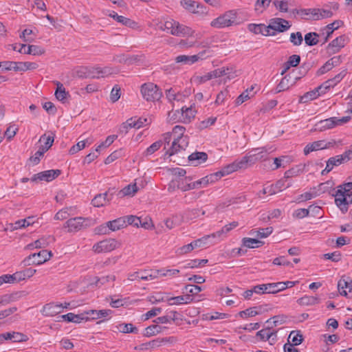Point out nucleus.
I'll return each instance as SVG.
<instances>
[{"instance_id": "1", "label": "nucleus", "mask_w": 352, "mask_h": 352, "mask_svg": "<svg viewBox=\"0 0 352 352\" xmlns=\"http://www.w3.org/2000/svg\"><path fill=\"white\" fill-rule=\"evenodd\" d=\"M93 225V221L89 218L77 217L69 219L63 225V228H67V232H77L85 230Z\"/></svg>"}, {"instance_id": "2", "label": "nucleus", "mask_w": 352, "mask_h": 352, "mask_svg": "<svg viewBox=\"0 0 352 352\" xmlns=\"http://www.w3.org/2000/svg\"><path fill=\"white\" fill-rule=\"evenodd\" d=\"M236 14V10H228L212 20L210 23V25L214 28L219 29L231 26L235 22Z\"/></svg>"}, {"instance_id": "3", "label": "nucleus", "mask_w": 352, "mask_h": 352, "mask_svg": "<svg viewBox=\"0 0 352 352\" xmlns=\"http://www.w3.org/2000/svg\"><path fill=\"white\" fill-rule=\"evenodd\" d=\"M52 256V253L51 251L42 250L38 253L32 254L25 258L22 261L21 264L23 265V266H29L32 265H38L49 261Z\"/></svg>"}, {"instance_id": "4", "label": "nucleus", "mask_w": 352, "mask_h": 352, "mask_svg": "<svg viewBox=\"0 0 352 352\" xmlns=\"http://www.w3.org/2000/svg\"><path fill=\"white\" fill-rule=\"evenodd\" d=\"M159 29L177 36L188 34L190 30L174 20L166 21L164 23L160 24Z\"/></svg>"}, {"instance_id": "5", "label": "nucleus", "mask_w": 352, "mask_h": 352, "mask_svg": "<svg viewBox=\"0 0 352 352\" xmlns=\"http://www.w3.org/2000/svg\"><path fill=\"white\" fill-rule=\"evenodd\" d=\"M350 120V116H344L342 118L331 117L325 120H320L318 122H317L315 125V130L323 131L327 129H331L337 126L342 125L348 122Z\"/></svg>"}, {"instance_id": "6", "label": "nucleus", "mask_w": 352, "mask_h": 352, "mask_svg": "<svg viewBox=\"0 0 352 352\" xmlns=\"http://www.w3.org/2000/svg\"><path fill=\"white\" fill-rule=\"evenodd\" d=\"M141 93L142 97L146 100L152 102L160 100L162 96V93L159 87L152 82L142 85Z\"/></svg>"}, {"instance_id": "7", "label": "nucleus", "mask_w": 352, "mask_h": 352, "mask_svg": "<svg viewBox=\"0 0 352 352\" xmlns=\"http://www.w3.org/2000/svg\"><path fill=\"white\" fill-rule=\"evenodd\" d=\"M38 67V64L33 62L3 61V69L6 71L25 72L36 69Z\"/></svg>"}, {"instance_id": "8", "label": "nucleus", "mask_w": 352, "mask_h": 352, "mask_svg": "<svg viewBox=\"0 0 352 352\" xmlns=\"http://www.w3.org/2000/svg\"><path fill=\"white\" fill-rule=\"evenodd\" d=\"M352 159V156H350V153H347L346 151L342 155H338L332 157H330L327 161V165L324 170H322L321 174L325 175L333 170L334 166H338Z\"/></svg>"}, {"instance_id": "9", "label": "nucleus", "mask_w": 352, "mask_h": 352, "mask_svg": "<svg viewBox=\"0 0 352 352\" xmlns=\"http://www.w3.org/2000/svg\"><path fill=\"white\" fill-rule=\"evenodd\" d=\"M181 6L191 13L201 16L208 14V9L201 3L192 0H182Z\"/></svg>"}, {"instance_id": "10", "label": "nucleus", "mask_w": 352, "mask_h": 352, "mask_svg": "<svg viewBox=\"0 0 352 352\" xmlns=\"http://www.w3.org/2000/svg\"><path fill=\"white\" fill-rule=\"evenodd\" d=\"M211 238V235L208 234L200 239L195 240L190 243L183 245L181 248H179L177 250V253L179 254H185L192 251L195 248L204 247L208 244L207 241Z\"/></svg>"}, {"instance_id": "11", "label": "nucleus", "mask_w": 352, "mask_h": 352, "mask_svg": "<svg viewBox=\"0 0 352 352\" xmlns=\"http://www.w3.org/2000/svg\"><path fill=\"white\" fill-rule=\"evenodd\" d=\"M60 174L61 170L58 169L45 170L37 174H34L30 180L32 182H38L42 181L49 182L57 178Z\"/></svg>"}, {"instance_id": "12", "label": "nucleus", "mask_w": 352, "mask_h": 352, "mask_svg": "<svg viewBox=\"0 0 352 352\" xmlns=\"http://www.w3.org/2000/svg\"><path fill=\"white\" fill-rule=\"evenodd\" d=\"M188 146V137L173 138L170 148L166 151V155L172 156L181 151L185 150Z\"/></svg>"}, {"instance_id": "13", "label": "nucleus", "mask_w": 352, "mask_h": 352, "mask_svg": "<svg viewBox=\"0 0 352 352\" xmlns=\"http://www.w3.org/2000/svg\"><path fill=\"white\" fill-rule=\"evenodd\" d=\"M291 27L289 22L282 18H273L270 20L268 25L269 30H273L275 33L284 32L288 30Z\"/></svg>"}, {"instance_id": "14", "label": "nucleus", "mask_w": 352, "mask_h": 352, "mask_svg": "<svg viewBox=\"0 0 352 352\" xmlns=\"http://www.w3.org/2000/svg\"><path fill=\"white\" fill-rule=\"evenodd\" d=\"M115 192V188H109L104 193L96 195L91 201L92 205L98 208L105 206L112 199Z\"/></svg>"}, {"instance_id": "15", "label": "nucleus", "mask_w": 352, "mask_h": 352, "mask_svg": "<svg viewBox=\"0 0 352 352\" xmlns=\"http://www.w3.org/2000/svg\"><path fill=\"white\" fill-rule=\"evenodd\" d=\"M116 247L117 241L113 239H109L94 244L92 249L96 253H101L111 252Z\"/></svg>"}, {"instance_id": "16", "label": "nucleus", "mask_w": 352, "mask_h": 352, "mask_svg": "<svg viewBox=\"0 0 352 352\" xmlns=\"http://www.w3.org/2000/svg\"><path fill=\"white\" fill-rule=\"evenodd\" d=\"M272 327H267L266 328H264L260 331H258L256 336L258 337L260 340L261 341H270V344L271 345L274 344L276 340V331H272L271 329Z\"/></svg>"}, {"instance_id": "17", "label": "nucleus", "mask_w": 352, "mask_h": 352, "mask_svg": "<svg viewBox=\"0 0 352 352\" xmlns=\"http://www.w3.org/2000/svg\"><path fill=\"white\" fill-rule=\"evenodd\" d=\"M333 144L331 142H327L325 140L315 141L312 143L308 144L304 148L303 152L305 155H307L311 152L325 149L330 147Z\"/></svg>"}, {"instance_id": "18", "label": "nucleus", "mask_w": 352, "mask_h": 352, "mask_svg": "<svg viewBox=\"0 0 352 352\" xmlns=\"http://www.w3.org/2000/svg\"><path fill=\"white\" fill-rule=\"evenodd\" d=\"M241 168H243L241 167L239 160H236L232 164L225 166L221 170L218 171L212 175H214V179L217 180L225 175H229Z\"/></svg>"}, {"instance_id": "19", "label": "nucleus", "mask_w": 352, "mask_h": 352, "mask_svg": "<svg viewBox=\"0 0 352 352\" xmlns=\"http://www.w3.org/2000/svg\"><path fill=\"white\" fill-rule=\"evenodd\" d=\"M338 289L340 295L352 298V280L342 278L338 283Z\"/></svg>"}, {"instance_id": "20", "label": "nucleus", "mask_w": 352, "mask_h": 352, "mask_svg": "<svg viewBox=\"0 0 352 352\" xmlns=\"http://www.w3.org/2000/svg\"><path fill=\"white\" fill-rule=\"evenodd\" d=\"M63 304H55L54 302L46 304L41 311L42 314L45 316H54L63 311Z\"/></svg>"}, {"instance_id": "21", "label": "nucleus", "mask_w": 352, "mask_h": 352, "mask_svg": "<svg viewBox=\"0 0 352 352\" xmlns=\"http://www.w3.org/2000/svg\"><path fill=\"white\" fill-rule=\"evenodd\" d=\"M248 30L254 34H261L263 36H274V32H270L268 28V25L265 24H254L251 23L248 25Z\"/></svg>"}, {"instance_id": "22", "label": "nucleus", "mask_w": 352, "mask_h": 352, "mask_svg": "<svg viewBox=\"0 0 352 352\" xmlns=\"http://www.w3.org/2000/svg\"><path fill=\"white\" fill-rule=\"evenodd\" d=\"M215 179L214 178V175L212 174L210 175H207L205 177L201 178L196 182H191L188 184V186L185 188H183L184 190H189L191 189L197 188L201 186H206L209 183H212L214 182Z\"/></svg>"}, {"instance_id": "23", "label": "nucleus", "mask_w": 352, "mask_h": 352, "mask_svg": "<svg viewBox=\"0 0 352 352\" xmlns=\"http://www.w3.org/2000/svg\"><path fill=\"white\" fill-rule=\"evenodd\" d=\"M341 63L340 56H333L328 60L317 72L318 75H322L330 71L333 67L338 66Z\"/></svg>"}, {"instance_id": "24", "label": "nucleus", "mask_w": 352, "mask_h": 352, "mask_svg": "<svg viewBox=\"0 0 352 352\" xmlns=\"http://www.w3.org/2000/svg\"><path fill=\"white\" fill-rule=\"evenodd\" d=\"M206 51L201 52L196 55L187 56V55H179L175 58L176 63H183L184 64H192L199 59H202Z\"/></svg>"}, {"instance_id": "25", "label": "nucleus", "mask_w": 352, "mask_h": 352, "mask_svg": "<svg viewBox=\"0 0 352 352\" xmlns=\"http://www.w3.org/2000/svg\"><path fill=\"white\" fill-rule=\"evenodd\" d=\"M18 52L26 54L38 56L43 54L45 53V50L40 46L34 45H29L26 50V45L25 44H21L20 49L18 50Z\"/></svg>"}, {"instance_id": "26", "label": "nucleus", "mask_w": 352, "mask_h": 352, "mask_svg": "<svg viewBox=\"0 0 352 352\" xmlns=\"http://www.w3.org/2000/svg\"><path fill=\"white\" fill-rule=\"evenodd\" d=\"M90 71H92V74L89 76H91V78H104L113 74V69L109 67H91Z\"/></svg>"}, {"instance_id": "27", "label": "nucleus", "mask_w": 352, "mask_h": 352, "mask_svg": "<svg viewBox=\"0 0 352 352\" xmlns=\"http://www.w3.org/2000/svg\"><path fill=\"white\" fill-rule=\"evenodd\" d=\"M188 159L192 164L197 166L207 160L208 155L205 152H195L188 155Z\"/></svg>"}, {"instance_id": "28", "label": "nucleus", "mask_w": 352, "mask_h": 352, "mask_svg": "<svg viewBox=\"0 0 352 352\" xmlns=\"http://www.w3.org/2000/svg\"><path fill=\"white\" fill-rule=\"evenodd\" d=\"M265 310V309H264L263 305H261L258 307H250L249 309H246L245 310L241 311L239 313V315L241 318L253 317V316L260 314L261 313L263 312Z\"/></svg>"}, {"instance_id": "29", "label": "nucleus", "mask_w": 352, "mask_h": 352, "mask_svg": "<svg viewBox=\"0 0 352 352\" xmlns=\"http://www.w3.org/2000/svg\"><path fill=\"white\" fill-rule=\"evenodd\" d=\"M344 37L343 36H338L333 39L329 45L328 50L332 53H336L344 46Z\"/></svg>"}, {"instance_id": "30", "label": "nucleus", "mask_w": 352, "mask_h": 352, "mask_svg": "<svg viewBox=\"0 0 352 352\" xmlns=\"http://www.w3.org/2000/svg\"><path fill=\"white\" fill-rule=\"evenodd\" d=\"M4 334L6 336V340H10L15 342H26L29 340L28 336L20 332H7Z\"/></svg>"}, {"instance_id": "31", "label": "nucleus", "mask_w": 352, "mask_h": 352, "mask_svg": "<svg viewBox=\"0 0 352 352\" xmlns=\"http://www.w3.org/2000/svg\"><path fill=\"white\" fill-rule=\"evenodd\" d=\"M109 16L116 20L118 23H120L126 27L134 28L137 24L134 21L131 20V19L118 15L115 12H112V13H110Z\"/></svg>"}, {"instance_id": "32", "label": "nucleus", "mask_w": 352, "mask_h": 352, "mask_svg": "<svg viewBox=\"0 0 352 352\" xmlns=\"http://www.w3.org/2000/svg\"><path fill=\"white\" fill-rule=\"evenodd\" d=\"M295 83V81L291 82V76L289 74L285 76L276 87V93L287 90L291 86Z\"/></svg>"}, {"instance_id": "33", "label": "nucleus", "mask_w": 352, "mask_h": 352, "mask_svg": "<svg viewBox=\"0 0 352 352\" xmlns=\"http://www.w3.org/2000/svg\"><path fill=\"white\" fill-rule=\"evenodd\" d=\"M111 313L110 309H101V310H89L85 312V314L90 317L92 320H96L102 318H105Z\"/></svg>"}, {"instance_id": "34", "label": "nucleus", "mask_w": 352, "mask_h": 352, "mask_svg": "<svg viewBox=\"0 0 352 352\" xmlns=\"http://www.w3.org/2000/svg\"><path fill=\"white\" fill-rule=\"evenodd\" d=\"M56 85L57 87L54 95L57 100L64 102L65 100L67 99L68 96H69V94L68 91H66L63 85L60 82H56Z\"/></svg>"}, {"instance_id": "35", "label": "nucleus", "mask_w": 352, "mask_h": 352, "mask_svg": "<svg viewBox=\"0 0 352 352\" xmlns=\"http://www.w3.org/2000/svg\"><path fill=\"white\" fill-rule=\"evenodd\" d=\"M256 162H258L256 157L252 150L249 153V155L243 157L242 159L239 160V164H241V167H242L243 168H246L249 166L254 164Z\"/></svg>"}, {"instance_id": "36", "label": "nucleus", "mask_w": 352, "mask_h": 352, "mask_svg": "<svg viewBox=\"0 0 352 352\" xmlns=\"http://www.w3.org/2000/svg\"><path fill=\"white\" fill-rule=\"evenodd\" d=\"M239 223L237 221H232L229 224L226 225L224 227L221 228V230L211 234V236L212 239L220 238L223 234L228 233L231 231L234 228L237 227Z\"/></svg>"}, {"instance_id": "37", "label": "nucleus", "mask_w": 352, "mask_h": 352, "mask_svg": "<svg viewBox=\"0 0 352 352\" xmlns=\"http://www.w3.org/2000/svg\"><path fill=\"white\" fill-rule=\"evenodd\" d=\"M346 195H338L335 197V202L336 206L340 209L343 214L346 213L349 209V202L346 197Z\"/></svg>"}, {"instance_id": "38", "label": "nucleus", "mask_w": 352, "mask_h": 352, "mask_svg": "<svg viewBox=\"0 0 352 352\" xmlns=\"http://www.w3.org/2000/svg\"><path fill=\"white\" fill-rule=\"evenodd\" d=\"M111 231H116L126 226V220L124 217L107 222Z\"/></svg>"}, {"instance_id": "39", "label": "nucleus", "mask_w": 352, "mask_h": 352, "mask_svg": "<svg viewBox=\"0 0 352 352\" xmlns=\"http://www.w3.org/2000/svg\"><path fill=\"white\" fill-rule=\"evenodd\" d=\"M148 119L142 117H132L128 119V124H131L132 128L140 129L144 125L148 124Z\"/></svg>"}, {"instance_id": "40", "label": "nucleus", "mask_w": 352, "mask_h": 352, "mask_svg": "<svg viewBox=\"0 0 352 352\" xmlns=\"http://www.w3.org/2000/svg\"><path fill=\"white\" fill-rule=\"evenodd\" d=\"M253 89H254V87L252 86L250 89H247L245 91L242 92L236 99V101H235L236 104L240 105L242 103H243L245 101L252 98L254 95V94L252 93Z\"/></svg>"}, {"instance_id": "41", "label": "nucleus", "mask_w": 352, "mask_h": 352, "mask_svg": "<svg viewBox=\"0 0 352 352\" xmlns=\"http://www.w3.org/2000/svg\"><path fill=\"white\" fill-rule=\"evenodd\" d=\"M182 122L184 123H188L191 119L195 118L196 111L192 109V107H187L184 109V107L182 108Z\"/></svg>"}, {"instance_id": "42", "label": "nucleus", "mask_w": 352, "mask_h": 352, "mask_svg": "<svg viewBox=\"0 0 352 352\" xmlns=\"http://www.w3.org/2000/svg\"><path fill=\"white\" fill-rule=\"evenodd\" d=\"M272 232L273 228L267 227L265 228H260L259 230H252L250 234L256 237L266 238L270 236Z\"/></svg>"}, {"instance_id": "43", "label": "nucleus", "mask_w": 352, "mask_h": 352, "mask_svg": "<svg viewBox=\"0 0 352 352\" xmlns=\"http://www.w3.org/2000/svg\"><path fill=\"white\" fill-rule=\"evenodd\" d=\"M305 166V165L298 164L295 167L289 169L285 173L284 177L287 179L301 174L304 171Z\"/></svg>"}, {"instance_id": "44", "label": "nucleus", "mask_w": 352, "mask_h": 352, "mask_svg": "<svg viewBox=\"0 0 352 352\" xmlns=\"http://www.w3.org/2000/svg\"><path fill=\"white\" fill-rule=\"evenodd\" d=\"M243 245L248 248H254L262 246L264 244L263 241H259L256 239L245 237L242 240Z\"/></svg>"}, {"instance_id": "45", "label": "nucleus", "mask_w": 352, "mask_h": 352, "mask_svg": "<svg viewBox=\"0 0 352 352\" xmlns=\"http://www.w3.org/2000/svg\"><path fill=\"white\" fill-rule=\"evenodd\" d=\"M300 305H313L319 303L320 299L316 296H305L297 300Z\"/></svg>"}, {"instance_id": "46", "label": "nucleus", "mask_w": 352, "mask_h": 352, "mask_svg": "<svg viewBox=\"0 0 352 352\" xmlns=\"http://www.w3.org/2000/svg\"><path fill=\"white\" fill-rule=\"evenodd\" d=\"M290 339L292 340L291 344H294V346L300 344L304 340L303 336L300 331H292L289 336L288 341H289Z\"/></svg>"}, {"instance_id": "47", "label": "nucleus", "mask_w": 352, "mask_h": 352, "mask_svg": "<svg viewBox=\"0 0 352 352\" xmlns=\"http://www.w3.org/2000/svg\"><path fill=\"white\" fill-rule=\"evenodd\" d=\"M21 296L20 293L16 292L10 294H5L0 296L1 305H6L18 300Z\"/></svg>"}, {"instance_id": "48", "label": "nucleus", "mask_w": 352, "mask_h": 352, "mask_svg": "<svg viewBox=\"0 0 352 352\" xmlns=\"http://www.w3.org/2000/svg\"><path fill=\"white\" fill-rule=\"evenodd\" d=\"M332 16L333 12L330 10L316 8V13H314L313 20L330 18Z\"/></svg>"}, {"instance_id": "49", "label": "nucleus", "mask_w": 352, "mask_h": 352, "mask_svg": "<svg viewBox=\"0 0 352 352\" xmlns=\"http://www.w3.org/2000/svg\"><path fill=\"white\" fill-rule=\"evenodd\" d=\"M319 34L316 32H309L305 35V42L309 46H314L318 43Z\"/></svg>"}, {"instance_id": "50", "label": "nucleus", "mask_w": 352, "mask_h": 352, "mask_svg": "<svg viewBox=\"0 0 352 352\" xmlns=\"http://www.w3.org/2000/svg\"><path fill=\"white\" fill-rule=\"evenodd\" d=\"M138 188L136 186V184H129L120 190L118 195H120L121 196H133L136 192H138Z\"/></svg>"}, {"instance_id": "51", "label": "nucleus", "mask_w": 352, "mask_h": 352, "mask_svg": "<svg viewBox=\"0 0 352 352\" xmlns=\"http://www.w3.org/2000/svg\"><path fill=\"white\" fill-rule=\"evenodd\" d=\"M117 329L124 333H137L138 330V329L134 327L132 324H120L116 327Z\"/></svg>"}, {"instance_id": "52", "label": "nucleus", "mask_w": 352, "mask_h": 352, "mask_svg": "<svg viewBox=\"0 0 352 352\" xmlns=\"http://www.w3.org/2000/svg\"><path fill=\"white\" fill-rule=\"evenodd\" d=\"M54 241L55 239L54 236H49L47 238L43 237L36 240L34 242V245L36 248H43L47 247L50 242Z\"/></svg>"}, {"instance_id": "53", "label": "nucleus", "mask_w": 352, "mask_h": 352, "mask_svg": "<svg viewBox=\"0 0 352 352\" xmlns=\"http://www.w3.org/2000/svg\"><path fill=\"white\" fill-rule=\"evenodd\" d=\"M257 161L266 160L268 157V152L265 147L252 149Z\"/></svg>"}, {"instance_id": "54", "label": "nucleus", "mask_w": 352, "mask_h": 352, "mask_svg": "<svg viewBox=\"0 0 352 352\" xmlns=\"http://www.w3.org/2000/svg\"><path fill=\"white\" fill-rule=\"evenodd\" d=\"M322 94L320 93V91H317V88L314 91H311L309 92H307L305 94H304L300 100V102H307L309 100H312L314 99H316L318 96Z\"/></svg>"}, {"instance_id": "55", "label": "nucleus", "mask_w": 352, "mask_h": 352, "mask_svg": "<svg viewBox=\"0 0 352 352\" xmlns=\"http://www.w3.org/2000/svg\"><path fill=\"white\" fill-rule=\"evenodd\" d=\"M88 144L90 145L91 144V141H89L88 139L85 140H81L78 142L76 145H74L69 151L70 155H74L78 152L79 151L83 149L86 144Z\"/></svg>"}, {"instance_id": "56", "label": "nucleus", "mask_w": 352, "mask_h": 352, "mask_svg": "<svg viewBox=\"0 0 352 352\" xmlns=\"http://www.w3.org/2000/svg\"><path fill=\"white\" fill-rule=\"evenodd\" d=\"M163 142L162 140L155 142L145 150V151L144 152V155L149 156L152 155L153 153H154L155 151L160 148Z\"/></svg>"}, {"instance_id": "57", "label": "nucleus", "mask_w": 352, "mask_h": 352, "mask_svg": "<svg viewBox=\"0 0 352 352\" xmlns=\"http://www.w3.org/2000/svg\"><path fill=\"white\" fill-rule=\"evenodd\" d=\"M289 41L294 45V46H299L302 44L303 41V38L302 33L300 32H292L290 34L289 37Z\"/></svg>"}, {"instance_id": "58", "label": "nucleus", "mask_w": 352, "mask_h": 352, "mask_svg": "<svg viewBox=\"0 0 352 352\" xmlns=\"http://www.w3.org/2000/svg\"><path fill=\"white\" fill-rule=\"evenodd\" d=\"M161 331V327L157 324L151 325L145 329L144 336L146 337H151L160 333Z\"/></svg>"}, {"instance_id": "59", "label": "nucleus", "mask_w": 352, "mask_h": 352, "mask_svg": "<svg viewBox=\"0 0 352 352\" xmlns=\"http://www.w3.org/2000/svg\"><path fill=\"white\" fill-rule=\"evenodd\" d=\"M271 320H273V326L276 327L278 325L285 323L287 320V316L285 315H277L268 319L266 321V323L270 322Z\"/></svg>"}, {"instance_id": "60", "label": "nucleus", "mask_w": 352, "mask_h": 352, "mask_svg": "<svg viewBox=\"0 0 352 352\" xmlns=\"http://www.w3.org/2000/svg\"><path fill=\"white\" fill-rule=\"evenodd\" d=\"M340 23H342V21H335L333 23H331L326 26V28L327 29V36L325 37V39H324V43L328 41L329 37L331 35L333 32L339 28Z\"/></svg>"}, {"instance_id": "61", "label": "nucleus", "mask_w": 352, "mask_h": 352, "mask_svg": "<svg viewBox=\"0 0 352 352\" xmlns=\"http://www.w3.org/2000/svg\"><path fill=\"white\" fill-rule=\"evenodd\" d=\"M336 85L333 82L332 78H330L324 82L321 85L317 87V91H320V93L325 94L327 90L330 88L335 87Z\"/></svg>"}, {"instance_id": "62", "label": "nucleus", "mask_w": 352, "mask_h": 352, "mask_svg": "<svg viewBox=\"0 0 352 352\" xmlns=\"http://www.w3.org/2000/svg\"><path fill=\"white\" fill-rule=\"evenodd\" d=\"M202 291V288L195 285H186L183 289V293L188 292L192 295H196Z\"/></svg>"}, {"instance_id": "63", "label": "nucleus", "mask_w": 352, "mask_h": 352, "mask_svg": "<svg viewBox=\"0 0 352 352\" xmlns=\"http://www.w3.org/2000/svg\"><path fill=\"white\" fill-rule=\"evenodd\" d=\"M312 205L309 206V208H299L294 211L293 216L298 219H302L307 217L309 211L311 210Z\"/></svg>"}, {"instance_id": "64", "label": "nucleus", "mask_w": 352, "mask_h": 352, "mask_svg": "<svg viewBox=\"0 0 352 352\" xmlns=\"http://www.w3.org/2000/svg\"><path fill=\"white\" fill-rule=\"evenodd\" d=\"M126 220V223L127 225H132L138 228V223H141V217H138L134 215H129L124 217Z\"/></svg>"}]
</instances>
